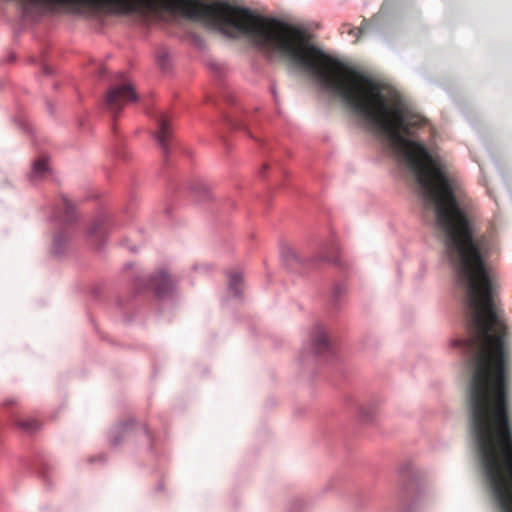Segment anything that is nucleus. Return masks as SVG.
Listing matches in <instances>:
<instances>
[{
	"label": "nucleus",
	"instance_id": "nucleus-4",
	"mask_svg": "<svg viewBox=\"0 0 512 512\" xmlns=\"http://www.w3.org/2000/svg\"><path fill=\"white\" fill-rule=\"evenodd\" d=\"M173 286L171 277L164 271L158 272L151 279V287L159 295L166 294Z\"/></svg>",
	"mask_w": 512,
	"mask_h": 512
},
{
	"label": "nucleus",
	"instance_id": "nucleus-10",
	"mask_svg": "<svg viewBox=\"0 0 512 512\" xmlns=\"http://www.w3.org/2000/svg\"><path fill=\"white\" fill-rule=\"evenodd\" d=\"M362 32H363V26L357 27V28H350L348 30V33L355 36L357 40L360 38V35L362 34Z\"/></svg>",
	"mask_w": 512,
	"mask_h": 512
},
{
	"label": "nucleus",
	"instance_id": "nucleus-11",
	"mask_svg": "<svg viewBox=\"0 0 512 512\" xmlns=\"http://www.w3.org/2000/svg\"><path fill=\"white\" fill-rule=\"evenodd\" d=\"M100 225H101L100 221L95 223V224H93V226L90 229V233L91 234H96L98 229L100 228Z\"/></svg>",
	"mask_w": 512,
	"mask_h": 512
},
{
	"label": "nucleus",
	"instance_id": "nucleus-6",
	"mask_svg": "<svg viewBox=\"0 0 512 512\" xmlns=\"http://www.w3.org/2000/svg\"><path fill=\"white\" fill-rule=\"evenodd\" d=\"M48 172L47 159L45 157H39L33 164L32 178H41Z\"/></svg>",
	"mask_w": 512,
	"mask_h": 512
},
{
	"label": "nucleus",
	"instance_id": "nucleus-2",
	"mask_svg": "<svg viewBox=\"0 0 512 512\" xmlns=\"http://www.w3.org/2000/svg\"><path fill=\"white\" fill-rule=\"evenodd\" d=\"M158 122V130L155 134V138L158 144L161 146L164 152H167L168 142L172 136V128L170 124V119L167 115L161 114L157 119Z\"/></svg>",
	"mask_w": 512,
	"mask_h": 512
},
{
	"label": "nucleus",
	"instance_id": "nucleus-8",
	"mask_svg": "<svg viewBox=\"0 0 512 512\" xmlns=\"http://www.w3.org/2000/svg\"><path fill=\"white\" fill-rule=\"evenodd\" d=\"M241 281H242V276H241L240 273L232 272L229 275V288H230L231 291L234 292V294H238L239 293L238 286L241 283Z\"/></svg>",
	"mask_w": 512,
	"mask_h": 512
},
{
	"label": "nucleus",
	"instance_id": "nucleus-7",
	"mask_svg": "<svg viewBox=\"0 0 512 512\" xmlns=\"http://www.w3.org/2000/svg\"><path fill=\"white\" fill-rule=\"evenodd\" d=\"M62 208L64 210V219L72 221L74 219V204L68 198H63Z\"/></svg>",
	"mask_w": 512,
	"mask_h": 512
},
{
	"label": "nucleus",
	"instance_id": "nucleus-5",
	"mask_svg": "<svg viewBox=\"0 0 512 512\" xmlns=\"http://www.w3.org/2000/svg\"><path fill=\"white\" fill-rule=\"evenodd\" d=\"M15 424L18 428L28 433H32L40 428V423L28 416L17 417L15 419Z\"/></svg>",
	"mask_w": 512,
	"mask_h": 512
},
{
	"label": "nucleus",
	"instance_id": "nucleus-1",
	"mask_svg": "<svg viewBox=\"0 0 512 512\" xmlns=\"http://www.w3.org/2000/svg\"><path fill=\"white\" fill-rule=\"evenodd\" d=\"M138 100L134 86L129 81H123L110 87L107 91L104 103L106 109L116 116L121 109Z\"/></svg>",
	"mask_w": 512,
	"mask_h": 512
},
{
	"label": "nucleus",
	"instance_id": "nucleus-12",
	"mask_svg": "<svg viewBox=\"0 0 512 512\" xmlns=\"http://www.w3.org/2000/svg\"><path fill=\"white\" fill-rule=\"evenodd\" d=\"M325 260H326V261H334V259H333V258H329V257H326V258H325Z\"/></svg>",
	"mask_w": 512,
	"mask_h": 512
},
{
	"label": "nucleus",
	"instance_id": "nucleus-3",
	"mask_svg": "<svg viewBox=\"0 0 512 512\" xmlns=\"http://www.w3.org/2000/svg\"><path fill=\"white\" fill-rule=\"evenodd\" d=\"M313 347L317 354L325 355L332 350V344L328 338L326 330L317 326L312 338Z\"/></svg>",
	"mask_w": 512,
	"mask_h": 512
},
{
	"label": "nucleus",
	"instance_id": "nucleus-9",
	"mask_svg": "<svg viewBox=\"0 0 512 512\" xmlns=\"http://www.w3.org/2000/svg\"><path fill=\"white\" fill-rule=\"evenodd\" d=\"M66 241H67V237L65 235H59V236L55 237V239H54V252L56 254H61L62 253L61 245L64 244Z\"/></svg>",
	"mask_w": 512,
	"mask_h": 512
}]
</instances>
